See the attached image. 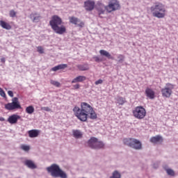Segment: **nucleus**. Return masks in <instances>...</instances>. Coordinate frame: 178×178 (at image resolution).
<instances>
[{"label":"nucleus","mask_w":178,"mask_h":178,"mask_svg":"<svg viewBox=\"0 0 178 178\" xmlns=\"http://www.w3.org/2000/svg\"><path fill=\"white\" fill-rule=\"evenodd\" d=\"M50 83L52 84V86H55V87H60V83L58 81L51 80Z\"/></svg>","instance_id":"obj_29"},{"label":"nucleus","mask_w":178,"mask_h":178,"mask_svg":"<svg viewBox=\"0 0 178 178\" xmlns=\"http://www.w3.org/2000/svg\"><path fill=\"white\" fill-rule=\"evenodd\" d=\"M133 115L136 119L142 120L145 116H147V111L143 107V106H136L132 111Z\"/></svg>","instance_id":"obj_6"},{"label":"nucleus","mask_w":178,"mask_h":178,"mask_svg":"<svg viewBox=\"0 0 178 178\" xmlns=\"http://www.w3.org/2000/svg\"><path fill=\"white\" fill-rule=\"evenodd\" d=\"M22 119V117L17 114H13L8 118V122L10 124H16L17 120Z\"/></svg>","instance_id":"obj_13"},{"label":"nucleus","mask_w":178,"mask_h":178,"mask_svg":"<svg viewBox=\"0 0 178 178\" xmlns=\"http://www.w3.org/2000/svg\"><path fill=\"white\" fill-rule=\"evenodd\" d=\"M6 59H5V58H1V62L2 63H5V62H6Z\"/></svg>","instance_id":"obj_40"},{"label":"nucleus","mask_w":178,"mask_h":178,"mask_svg":"<svg viewBox=\"0 0 178 178\" xmlns=\"http://www.w3.org/2000/svg\"><path fill=\"white\" fill-rule=\"evenodd\" d=\"M37 49H38V52H39V54H44V48H42V47L38 46L37 47Z\"/></svg>","instance_id":"obj_35"},{"label":"nucleus","mask_w":178,"mask_h":178,"mask_svg":"<svg viewBox=\"0 0 178 178\" xmlns=\"http://www.w3.org/2000/svg\"><path fill=\"white\" fill-rule=\"evenodd\" d=\"M162 141H163V138L159 135L153 136L150 138V142L153 143V144H156V143H162Z\"/></svg>","instance_id":"obj_17"},{"label":"nucleus","mask_w":178,"mask_h":178,"mask_svg":"<svg viewBox=\"0 0 178 178\" xmlns=\"http://www.w3.org/2000/svg\"><path fill=\"white\" fill-rule=\"evenodd\" d=\"M93 59L97 62V63H99V62H102V60L99 58V57L97 56H95L93 57Z\"/></svg>","instance_id":"obj_36"},{"label":"nucleus","mask_w":178,"mask_h":178,"mask_svg":"<svg viewBox=\"0 0 178 178\" xmlns=\"http://www.w3.org/2000/svg\"><path fill=\"white\" fill-rule=\"evenodd\" d=\"M167 174L169 176H175V171L170 168L166 170Z\"/></svg>","instance_id":"obj_31"},{"label":"nucleus","mask_w":178,"mask_h":178,"mask_svg":"<svg viewBox=\"0 0 178 178\" xmlns=\"http://www.w3.org/2000/svg\"><path fill=\"white\" fill-rule=\"evenodd\" d=\"M145 94L147 98H149V99H154V98H155V91L151 88H147Z\"/></svg>","instance_id":"obj_15"},{"label":"nucleus","mask_w":178,"mask_h":178,"mask_svg":"<svg viewBox=\"0 0 178 178\" xmlns=\"http://www.w3.org/2000/svg\"><path fill=\"white\" fill-rule=\"evenodd\" d=\"M77 67L81 72H85L86 70H88L90 69V67H88V65L87 64L79 65H77Z\"/></svg>","instance_id":"obj_25"},{"label":"nucleus","mask_w":178,"mask_h":178,"mask_svg":"<svg viewBox=\"0 0 178 178\" xmlns=\"http://www.w3.org/2000/svg\"><path fill=\"white\" fill-rule=\"evenodd\" d=\"M123 143L125 145L134 148V149H141L143 148V145L141 142L136 138H124Z\"/></svg>","instance_id":"obj_5"},{"label":"nucleus","mask_w":178,"mask_h":178,"mask_svg":"<svg viewBox=\"0 0 178 178\" xmlns=\"http://www.w3.org/2000/svg\"><path fill=\"white\" fill-rule=\"evenodd\" d=\"M47 170L48 173H50L52 177L67 178L66 172L62 170L58 164H51V166L47 168Z\"/></svg>","instance_id":"obj_4"},{"label":"nucleus","mask_w":178,"mask_h":178,"mask_svg":"<svg viewBox=\"0 0 178 178\" xmlns=\"http://www.w3.org/2000/svg\"><path fill=\"white\" fill-rule=\"evenodd\" d=\"M118 63H123L124 62V56L123 54H120L118 56Z\"/></svg>","instance_id":"obj_28"},{"label":"nucleus","mask_w":178,"mask_h":178,"mask_svg":"<svg viewBox=\"0 0 178 178\" xmlns=\"http://www.w3.org/2000/svg\"><path fill=\"white\" fill-rule=\"evenodd\" d=\"M62 24H63V21L58 15H53L49 21V25L56 34L62 35L66 33V26Z\"/></svg>","instance_id":"obj_2"},{"label":"nucleus","mask_w":178,"mask_h":178,"mask_svg":"<svg viewBox=\"0 0 178 178\" xmlns=\"http://www.w3.org/2000/svg\"><path fill=\"white\" fill-rule=\"evenodd\" d=\"M88 144L90 148L93 149H99L105 147V144L102 141H99L98 138L92 137L88 142Z\"/></svg>","instance_id":"obj_8"},{"label":"nucleus","mask_w":178,"mask_h":178,"mask_svg":"<svg viewBox=\"0 0 178 178\" xmlns=\"http://www.w3.org/2000/svg\"><path fill=\"white\" fill-rule=\"evenodd\" d=\"M104 83V81L102 79H99L95 82V86H98V84H102Z\"/></svg>","instance_id":"obj_37"},{"label":"nucleus","mask_w":178,"mask_h":178,"mask_svg":"<svg viewBox=\"0 0 178 178\" xmlns=\"http://www.w3.org/2000/svg\"><path fill=\"white\" fill-rule=\"evenodd\" d=\"M4 108L7 111H15V109H22V106L20 105V102H19V98H13L12 102L5 104Z\"/></svg>","instance_id":"obj_7"},{"label":"nucleus","mask_w":178,"mask_h":178,"mask_svg":"<svg viewBox=\"0 0 178 178\" xmlns=\"http://www.w3.org/2000/svg\"><path fill=\"white\" fill-rule=\"evenodd\" d=\"M74 115L81 120V122H87L88 116L90 119L95 120L97 118V113L91 105L86 102L81 103L80 107L75 106L73 108Z\"/></svg>","instance_id":"obj_1"},{"label":"nucleus","mask_w":178,"mask_h":178,"mask_svg":"<svg viewBox=\"0 0 178 178\" xmlns=\"http://www.w3.org/2000/svg\"><path fill=\"white\" fill-rule=\"evenodd\" d=\"M106 12L111 13L120 9V3L118 0H108V4L106 7Z\"/></svg>","instance_id":"obj_9"},{"label":"nucleus","mask_w":178,"mask_h":178,"mask_svg":"<svg viewBox=\"0 0 178 178\" xmlns=\"http://www.w3.org/2000/svg\"><path fill=\"white\" fill-rule=\"evenodd\" d=\"M31 19H33L32 21L33 23H38L40 22V19H41V16L40 15H37V13H32L31 15Z\"/></svg>","instance_id":"obj_23"},{"label":"nucleus","mask_w":178,"mask_h":178,"mask_svg":"<svg viewBox=\"0 0 178 178\" xmlns=\"http://www.w3.org/2000/svg\"><path fill=\"white\" fill-rule=\"evenodd\" d=\"M87 80V77H86L85 76H78L76 77H75L72 81V83H82V81H86Z\"/></svg>","instance_id":"obj_18"},{"label":"nucleus","mask_w":178,"mask_h":178,"mask_svg":"<svg viewBox=\"0 0 178 178\" xmlns=\"http://www.w3.org/2000/svg\"><path fill=\"white\" fill-rule=\"evenodd\" d=\"M99 54L102 56H106L108 59H113V57L106 50L102 49L99 50Z\"/></svg>","instance_id":"obj_22"},{"label":"nucleus","mask_w":178,"mask_h":178,"mask_svg":"<svg viewBox=\"0 0 178 178\" xmlns=\"http://www.w3.org/2000/svg\"><path fill=\"white\" fill-rule=\"evenodd\" d=\"M17 14V13H16V11H15L14 10H10L9 15H10V17H16V15Z\"/></svg>","instance_id":"obj_32"},{"label":"nucleus","mask_w":178,"mask_h":178,"mask_svg":"<svg viewBox=\"0 0 178 178\" xmlns=\"http://www.w3.org/2000/svg\"><path fill=\"white\" fill-rule=\"evenodd\" d=\"M25 165L29 168V169H37V165L31 160L25 161Z\"/></svg>","instance_id":"obj_21"},{"label":"nucleus","mask_w":178,"mask_h":178,"mask_svg":"<svg viewBox=\"0 0 178 178\" xmlns=\"http://www.w3.org/2000/svg\"><path fill=\"white\" fill-rule=\"evenodd\" d=\"M73 87H74V90H79V88H80V84L76 83V84L74 85Z\"/></svg>","instance_id":"obj_38"},{"label":"nucleus","mask_w":178,"mask_h":178,"mask_svg":"<svg viewBox=\"0 0 178 178\" xmlns=\"http://www.w3.org/2000/svg\"><path fill=\"white\" fill-rule=\"evenodd\" d=\"M97 10L98 12V15L99 17H102L101 15L105 14V10H106V6L99 3L97 6Z\"/></svg>","instance_id":"obj_14"},{"label":"nucleus","mask_w":178,"mask_h":178,"mask_svg":"<svg viewBox=\"0 0 178 178\" xmlns=\"http://www.w3.org/2000/svg\"><path fill=\"white\" fill-rule=\"evenodd\" d=\"M0 122H5V118H3V117H1Z\"/></svg>","instance_id":"obj_41"},{"label":"nucleus","mask_w":178,"mask_h":178,"mask_svg":"<svg viewBox=\"0 0 178 178\" xmlns=\"http://www.w3.org/2000/svg\"><path fill=\"white\" fill-rule=\"evenodd\" d=\"M0 95L3 98H6V93H5V91L1 88H0Z\"/></svg>","instance_id":"obj_33"},{"label":"nucleus","mask_w":178,"mask_h":178,"mask_svg":"<svg viewBox=\"0 0 178 178\" xmlns=\"http://www.w3.org/2000/svg\"><path fill=\"white\" fill-rule=\"evenodd\" d=\"M67 67V64H60L51 68L52 72H57V70H63Z\"/></svg>","instance_id":"obj_19"},{"label":"nucleus","mask_w":178,"mask_h":178,"mask_svg":"<svg viewBox=\"0 0 178 178\" xmlns=\"http://www.w3.org/2000/svg\"><path fill=\"white\" fill-rule=\"evenodd\" d=\"M21 149H23V151H30V146L26 145H21Z\"/></svg>","instance_id":"obj_30"},{"label":"nucleus","mask_w":178,"mask_h":178,"mask_svg":"<svg viewBox=\"0 0 178 178\" xmlns=\"http://www.w3.org/2000/svg\"><path fill=\"white\" fill-rule=\"evenodd\" d=\"M84 8L86 10H88V12H91V10H94V8H95V2L91 0H88L85 1Z\"/></svg>","instance_id":"obj_11"},{"label":"nucleus","mask_w":178,"mask_h":178,"mask_svg":"<svg viewBox=\"0 0 178 178\" xmlns=\"http://www.w3.org/2000/svg\"><path fill=\"white\" fill-rule=\"evenodd\" d=\"M8 95H9V97H11V98H13V92L12 90H8Z\"/></svg>","instance_id":"obj_39"},{"label":"nucleus","mask_w":178,"mask_h":178,"mask_svg":"<svg viewBox=\"0 0 178 178\" xmlns=\"http://www.w3.org/2000/svg\"><path fill=\"white\" fill-rule=\"evenodd\" d=\"M117 102L119 104V105H124V104H126V99L123 98L122 97H119L117 99Z\"/></svg>","instance_id":"obj_26"},{"label":"nucleus","mask_w":178,"mask_h":178,"mask_svg":"<svg viewBox=\"0 0 178 178\" xmlns=\"http://www.w3.org/2000/svg\"><path fill=\"white\" fill-rule=\"evenodd\" d=\"M28 134L30 138H35V137H38L40 134V131L37 129H32L28 131Z\"/></svg>","instance_id":"obj_16"},{"label":"nucleus","mask_w":178,"mask_h":178,"mask_svg":"<svg viewBox=\"0 0 178 178\" xmlns=\"http://www.w3.org/2000/svg\"><path fill=\"white\" fill-rule=\"evenodd\" d=\"M26 113H29V115H31L32 113H34V107L33 106H29L26 107Z\"/></svg>","instance_id":"obj_27"},{"label":"nucleus","mask_w":178,"mask_h":178,"mask_svg":"<svg viewBox=\"0 0 178 178\" xmlns=\"http://www.w3.org/2000/svg\"><path fill=\"white\" fill-rule=\"evenodd\" d=\"M174 88L175 85L170 83H166L165 86L161 89L162 97H164L165 98H170Z\"/></svg>","instance_id":"obj_10"},{"label":"nucleus","mask_w":178,"mask_h":178,"mask_svg":"<svg viewBox=\"0 0 178 178\" xmlns=\"http://www.w3.org/2000/svg\"><path fill=\"white\" fill-rule=\"evenodd\" d=\"M69 20L70 23H72V24L78 25L79 27H84V23L80 22V19L76 17H70Z\"/></svg>","instance_id":"obj_12"},{"label":"nucleus","mask_w":178,"mask_h":178,"mask_svg":"<svg viewBox=\"0 0 178 178\" xmlns=\"http://www.w3.org/2000/svg\"><path fill=\"white\" fill-rule=\"evenodd\" d=\"M72 134L75 138H81L83 137V133L80 130H73Z\"/></svg>","instance_id":"obj_24"},{"label":"nucleus","mask_w":178,"mask_h":178,"mask_svg":"<svg viewBox=\"0 0 178 178\" xmlns=\"http://www.w3.org/2000/svg\"><path fill=\"white\" fill-rule=\"evenodd\" d=\"M152 15L157 19H163L166 16V8L162 3L156 2L150 8Z\"/></svg>","instance_id":"obj_3"},{"label":"nucleus","mask_w":178,"mask_h":178,"mask_svg":"<svg viewBox=\"0 0 178 178\" xmlns=\"http://www.w3.org/2000/svg\"><path fill=\"white\" fill-rule=\"evenodd\" d=\"M41 111H44L45 112H51V108L48 106L41 107Z\"/></svg>","instance_id":"obj_34"},{"label":"nucleus","mask_w":178,"mask_h":178,"mask_svg":"<svg viewBox=\"0 0 178 178\" xmlns=\"http://www.w3.org/2000/svg\"><path fill=\"white\" fill-rule=\"evenodd\" d=\"M0 26L2 27V29H5V30L12 29V26L5 21L0 20Z\"/></svg>","instance_id":"obj_20"}]
</instances>
